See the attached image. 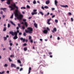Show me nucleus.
Returning <instances> with one entry per match:
<instances>
[{
    "mask_svg": "<svg viewBox=\"0 0 74 74\" xmlns=\"http://www.w3.org/2000/svg\"><path fill=\"white\" fill-rule=\"evenodd\" d=\"M9 8H10L11 9H10L11 11L12 10H15V8L16 9V10H15V12H14V15L15 17L17 18V19L19 20V21H21L22 18L23 17V15L21 14V13L18 11V7L14 4V5H12V6L10 5L9 7Z\"/></svg>",
    "mask_w": 74,
    "mask_h": 74,
    "instance_id": "nucleus-1",
    "label": "nucleus"
},
{
    "mask_svg": "<svg viewBox=\"0 0 74 74\" xmlns=\"http://www.w3.org/2000/svg\"><path fill=\"white\" fill-rule=\"evenodd\" d=\"M27 29H28V30L26 29H25V30L26 33H29L30 34H32L33 31V29L31 27H29L27 28Z\"/></svg>",
    "mask_w": 74,
    "mask_h": 74,
    "instance_id": "nucleus-2",
    "label": "nucleus"
},
{
    "mask_svg": "<svg viewBox=\"0 0 74 74\" xmlns=\"http://www.w3.org/2000/svg\"><path fill=\"white\" fill-rule=\"evenodd\" d=\"M18 33H19V31L18 30H17L16 32H14L12 31H10L9 32V33H10V34L12 36H14V34L18 35Z\"/></svg>",
    "mask_w": 74,
    "mask_h": 74,
    "instance_id": "nucleus-3",
    "label": "nucleus"
},
{
    "mask_svg": "<svg viewBox=\"0 0 74 74\" xmlns=\"http://www.w3.org/2000/svg\"><path fill=\"white\" fill-rule=\"evenodd\" d=\"M36 11H37V10L36 9L34 10L33 12H32V15H34V14H37V12Z\"/></svg>",
    "mask_w": 74,
    "mask_h": 74,
    "instance_id": "nucleus-4",
    "label": "nucleus"
},
{
    "mask_svg": "<svg viewBox=\"0 0 74 74\" xmlns=\"http://www.w3.org/2000/svg\"><path fill=\"white\" fill-rule=\"evenodd\" d=\"M20 40L21 41L23 40V42H25V41H26V42H27L28 41V40L27 39H26V40H25V39L23 38H20Z\"/></svg>",
    "mask_w": 74,
    "mask_h": 74,
    "instance_id": "nucleus-5",
    "label": "nucleus"
},
{
    "mask_svg": "<svg viewBox=\"0 0 74 74\" xmlns=\"http://www.w3.org/2000/svg\"><path fill=\"white\" fill-rule=\"evenodd\" d=\"M11 67H14V68H16V65L15 64H14L13 63H11Z\"/></svg>",
    "mask_w": 74,
    "mask_h": 74,
    "instance_id": "nucleus-6",
    "label": "nucleus"
},
{
    "mask_svg": "<svg viewBox=\"0 0 74 74\" xmlns=\"http://www.w3.org/2000/svg\"><path fill=\"white\" fill-rule=\"evenodd\" d=\"M57 31V29H56V28L54 27L53 29V30H52L51 31L52 32V33H55Z\"/></svg>",
    "mask_w": 74,
    "mask_h": 74,
    "instance_id": "nucleus-7",
    "label": "nucleus"
},
{
    "mask_svg": "<svg viewBox=\"0 0 74 74\" xmlns=\"http://www.w3.org/2000/svg\"><path fill=\"white\" fill-rule=\"evenodd\" d=\"M60 6H61L62 7H63V8H68L69 7V6L68 5H60Z\"/></svg>",
    "mask_w": 74,
    "mask_h": 74,
    "instance_id": "nucleus-8",
    "label": "nucleus"
},
{
    "mask_svg": "<svg viewBox=\"0 0 74 74\" xmlns=\"http://www.w3.org/2000/svg\"><path fill=\"white\" fill-rule=\"evenodd\" d=\"M14 35H15V36L13 38V39L14 40H16V39H17V38H18V36H18V35H16L15 34H14Z\"/></svg>",
    "mask_w": 74,
    "mask_h": 74,
    "instance_id": "nucleus-9",
    "label": "nucleus"
},
{
    "mask_svg": "<svg viewBox=\"0 0 74 74\" xmlns=\"http://www.w3.org/2000/svg\"><path fill=\"white\" fill-rule=\"evenodd\" d=\"M51 18H50L49 19H47V24H48V25H49L51 24V23H49V22H50V21H51Z\"/></svg>",
    "mask_w": 74,
    "mask_h": 74,
    "instance_id": "nucleus-10",
    "label": "nucleus"
},
{
    "mask_svg": "<svg viewBox=\"0 0 74 74\" xmlns=\"http://www.w3.org/2000/svg\"><path fill=\"white\" fill-rule=\"evenodd\" d=\"M50 3V1H49V0H47L46 1V4L48 5Z\"/></svg>",
    "mask_w": 74,
    "mask_h": 74,
    "instance_id": "nucleus-11",
    "label": "nucleus"
},
{
    "mask_svg": "<svg viewBox=\"0 0 74 74\" xmlns=\"http://www.w3.org/2000/svg\"><path fill=\"white\" fill-rule=\"evenodd\" d=\"M43 33H45V34H47L48 33V31L47 30H44L43 31Z\"/></svg>",
    "mask_w": 74,
    "mask_h": 74,
    "instance_id": "nucleus-12",
    "label": "nucleus"
},
{
    "mask_svg": "<svg viewBox=\"0 0 74 74\" xmlns=\"http://www.w3.org/2000/svg\"><path fill=\"white\" fill-rule=\"evenodd\" d=\"M8 1L7 2V3L8 4H10V3H11V0H8Z\"/></svg>",
    "mask_w": 74,
    "mask_h": 74,
    "instance_id": "nucleus-13",
    "label": "nucleus"
},
{
    "mask_svg": "<svg viewBox=\"0 0 74 74\" xmlns=\"http://www.w3.org/2000/svg\"><path fill=\"white\" fill-rule=\"evenodd\" d=\"M54 2H55V5H56L57 6V4H58V1H57L56 0H55Z\"/></svg>",
    "mask_w": 74,
    "mask_h": 74,
    "instance_id": "nucleus-14",
    "label": "nucleus"
},
{
    "mask_svg": "<svg viewBox=\"0 0 74 74\" xmlns=\"http://www.w3.org/2000/svg\"><path fill=\"white\" fill-rule=\"evenodd\" d=\"M24 25L26 26V27H27L28 26V24H27V23L26 22H25L24 23Z\"/></svg>",
    "mask_w": 74,
    "mask_h": 74,
    "instance_id": "nucleus-15",
    "label": "nucleus"
},
{
    "mask_svg": "<svg viewBox=\"0 0 74 74\" xmlns=\"http://www.w3.org/2000/svg\"><path fill=\"white\" fill-rule=\"evenodd\" d=\"M31 70H32V68H31V67H29V72H28V74H30V72H31Z\"/></svg>",
    "mask_w": 74,
    "mask_h": 74,
    "instance_id": "nucleus-16",
    "label": "nucleus"
},
{
    "mask_svg": "<svg viewBox=\"0 0 74 74\" xmlns=\"http://www.w3.org/2000/svg\"><path fill=\"white\" fill-rule=\"evenodd\" d=\"M10 23L13 25H14V26H15V24L14 23H13V22L10 21Z\"/></svg>",
    "mask_w": 74,
    "mask_h": 74,
    "instance_id": "nucleus-17",
    "label": "nucleus"
},
{
    "mask_svg": "<svg viewBox=\"0 0 74 74\" xmlns=\"http://www.w3.org/2000/svg\"><path fill=\"white\" fill-rule=\"evenodd\" d=\"M34 25L36 28H37V24H36V23H35L34 24Z\"/></svg>",
    "mask_w": 74,
    "mask_h": 74,
    "instance_id": "nucleus-18",
    "label": "nucleus"
},
{
    "mask_svg": "<svg viewBox=\"0 0 74 74\" xmlns=\"http://www.w3.org/2000/svg\"><path fill=\"white\" fill-rule=\"evenodd\" d=\"M1 10H3L4 11H5V10H7V8H1Z\"/></svg>",
    "mask_w": 74,
    "mask_h": 74,
    "instance_id": "nucleus-19",
    "label": "nucleus"
},
{
    "mask_svg": "<svg viewBox=\"0 0 74 74\" xmlns=\"http://www.w3.org/2000/svg\"><path fill=\"white\" fill-rule=\"evenodd\" d=\"M26 8H29V9H30V6L29 5H27L26 6Z\"/></svg>",
    "mask_w": 74,
    "mask_h": 74,
    "instance_id": "nucleus-20",
    "label": "nucleus"
},
{
    "mask_svg": "<svg viewBox=\"0 0 74 74\" xmlns=\"http://www.w3.org/2000/svg\"><path fill=\"white\" fill-rule=\"evenodd\" d=\"M6 30H7L6 27H5L3 28V32H5V31H6Z\"/></svg>",
    "mask_w": 74,
    "mask_h": 74,
    "instance_id": "nucleus-21",
    "label": "nucleus"
},
{
    "mask_svg": "<svg viewBox=\"0 0 74 74\" xmlns=\"http://www.w3.org/2000/svg\"><path fill=\"white\" fill-rule=\"evenodd\" d=\"M9 60V62H12V60L10 58H8Z\"/></svg>",
    "mask_w": 74,
    "mask_h": 74,
    "instance_id": "nucleus-22",
    "label": "nucleus"
},
{
    "mask_svg": "<svg viewBox=\"0 0 74 74\" xmlns=\"http://www.w3.org/2000/svg\"><path fill=\"white\" fill-rule=\"evenodd\" d=\"M39 13L41 14L42 15H44V14H43V13L42 12H40Z\"/></svg>",
    "mask_w": 74,
    "mask_h": 74,
    "instance_id": "nucleus-23",
    "label": "nucleus"
},
{
    "mask_svg": "<svg viewBox=\"0 0 74 74\" xmlns=\"http://www.w3.org/2000/svg\"><path fill=\"white\" fill-rule=\"evenodd\" d=\"M24 51H27V48H26V47H25L24 48Z\"/></svg>",
    "mask_w": 74,
    "mask_h": 74,
    "instance_id": "nucleus-24",
    "label": "nucleus"
},
{
    "mask_svg": "<svg viewBox=\"0 0 74 74\" xmlns=\"http://www.w3.org/2000/svg\"><path fill=\"white\" fill-rule=\"evenodd\" d=\"M49 7H48L47 6H45L44 7V8H46V9H48Z\"/></svg>",
    "mask_w": 74,
    "mask_h": 74,
    "instance_id": "nucleus-25",
    "label": "nucleus"
},
{
    "mask_svg": "<svg viewBox=\"0 0 74 74\" xmlns=\"http://www.w3.org/2000/svg\"><path fill=\"white\" fill-rule=\"evenodd\" d=\"M33 4H36V1L35 0H34L33 2Z\"/></svg>",
    "mask_w": 74,
    "mask_h": 74,
    "instance_id": "nucleus-26",
    "label": "nucleus"
},
{
    "mask_svg": "<svg viewBox=\"0 0 74 74\" xmlns=\"http://www.w3.org/2000/svg\"><path fill=\"white\" fill-rule=\"evenodd\" d=\"M14 16V14H12V16L10 17V18L12 19L13 18V16Z\"/></svg>",
    "mask_w": 74,
    "mask_h": 74,
    "instance_id": "nucleus-27",
    "label": "nucleus"
},
{
    "mask_svg": "<svg viewBox=\"0 0 74 74\" xmlns=\"http://www.w3.org/2000/svg\"><path fill=\"white\" fill-rule=\"evenodd\" d=\"M55 22H56V23H58V20L57 19H55Z\"/></svg>",
    "mask_w": 74,
    "mask_h": 74,
    "instance_id": "nucleus-28",
    "label": "nucleus"
},
{
    "mask_svg": "<svg viewBox=\"0 0 74 74\" xmlns=\"http://www.w3.org/2000/svg\"><path fill=\"white\" fill-rule=\"evenodd\" d=\"M26 9V7H21V9L22 10V9Z\"/></svg>",
    "mask_w": 74,
    "mask_h": 74,
    "instance_id": "nucleus-29",
    "label": "nucleus"
},
{
    "mask_svg": "<svg viewBox=\"0 0 74 74\" xmlns=\"http://www.w3.org/2000/svg\"><path fill=\"white\" fill-rule=\"evenodd\" d=\"M4 40H7V37H4Z\"/></svg>",
    "mask_w": 74,
    "mask_h": 74,
    "instance_id": "nucleus-30",
    "label": "nucleus"
},
{
    "mask_svg": "<svg viewBox=\"0 0 74 74\" xmlns=\"http://www.w3.org/2000/svg\"><path fill=\"white\" fill-rule=\"evenodd\" d=\"M18 62L19 63H20V64L21 63V61L19 60H18Z\"/></svg>",
    "mask_w": 74,
    "mask_h": 74,
    "instance_id": "nucleus-31",
    "label": "nucleus"
},
{
    "mask_svg": "<svg viewBox=\"0 0 74 74\" xmlns=\"http://www.w3.org/2000/svg\"><path fill=\"white\" fill-rule=\"evenodd\" d=\"M29 40H32V37L31 36H29Z\"/></svg>",
    "mask_w": 74,
    "mask_h": 74,
    "instance_id": "nucleus-32",
    "label": "nucleus"
},
{
    "mask_svg": "<svg viewBox=\"0 0 74 74\" xmlns=\"http://www.w3.org/2000/svg\"><path fill=\"white\" fill-rule=\"evenodd\" d=\"M8 28L10 27V24H8Z\"/></svg>",
    "mask_w": 74,
    "mask_h": 74,
    "instance_id": "nucleus-33",
    "label": "nucleus"
},
{
    "mask_svg": "<svg viewBox=\"0 0 74 74\" xmlns=\"http://www.w3.org/2000/svg\"><path fill=\"white\" fill-rule=\"evenodd\" d=\"M10 58H12V57H14V55H11L10 56Z\"/></svg>",
    "mask_w": 74,
    "mask_h": 74,
    "instance_id": "nucleus-34",
    "label": "nucleus"
},
{
    "mask_svg": "<svg viewBox=\"0 0 74 74\" xmlns=\"http://www.w3.org/2000/svg\"><path fill=\"white\" fill-rule=\"evenodd\" d=\"M23 35L25 37H26V33L25 32H24L23 34Z\"/></svg>",
    "mask_w": 74,
    "mask_h": 74,
    "instance_id": "nucleus-35",
    "label": "nucleus"
},
{
    "mask_svg": "<svg viewBox=\"0 0 74 74\" xmlns=\"http://www.w3.org/2000/svg\"><path fill=\"white\" fill-rule=\"evenodd\" d=\"M8 66V65H7V64H5V65H4V67H7Z\"/></svg>",
    "mask_w": 74,
    "mask_h": 74,
    "instance_id": "nucleus-36",
    "label": "nucleus"
},
{
    "mask_svg": "<svg viewBox=\"0 0 74 74\" xmlns=\"http://www.w3.org/2000/svg\"><path fill=\"white\" fill-rule=\"evenodd\" d=\"M22 32H19L18 35H20V36H21L22 35Z\"/></svg>",
    "mask_w": 74,
    "mask_h": 74,
    "instance_id": "nucleus-37",
    "label": "nucleus"
},
{
    "mask_svg": "<svg viewBox=\"0 0 74 74\" xmlns=\"http://www.w3.org/2000/svg\"><path fill=\"white\" fill-rule=\"evenodd\" d=\"M69 15H72L71 13L70 12H69Z\"/></svg>",
    "mask_w": 74,
    "mask_h": 74,
    "instance_id": "nucleus-38",
    "label": "nucleus"
},
{
    "mask_svg": "<svg viewBox=\"0 0 74 74\" xmlns=\"http://www.w3.org/2000/svg\"><path fill=\"white\" fill-rule=\"evenodd\" d=\"M23 22H26V19H23Z\"/></svg>",
    "mask_w": 74,
    "mask_h": 74,
    "instance_id": "nucleus-39",
    "label": "nucleus"
},
{
    "mask_svg": "<svg viewBox=\"0 0 74 74\" xmlns=\"http://www.w3.org/2000/svg\"><path fill=\"white\" fill-rule=\"evenodd\" d=\"M27 45V44H26V43H24L23 45V46H26Z\"/></svg>",
    "mask_w": 74,
    "mask_h": 74,
    "instance_id": "nucleus-40",
    "label": "nucleus"
},
{
    "mask_svg": "<svg viewBox=\"0 0 74 74\" xmlns=\"http://www.w3.org/2000/svg\"><path fill=\"white\" fill-rule=\"evenodd\" d=\"M3 11H1L0 12V14H1V15H3Z\"/></svg>",
    "mask_w": 74,
    "mask_h": 74,
    "instance_id": "nucleus-41",
    "label": "nucleus"
},
{
    "mask_svg": "<svg viewBox=\"0 0 74 74\" xmlns=\"http://www.w3.org/2000/svg\"><path fill=\"white\" fill-rule=\"evenodd\" d=\"M48 54H49V55H51V54H52V53L51 52H49L48 53Z\"/></svg>",
    "mask_w": 74,
    "mask_h": 74,
    "instance_id": "nucleus-42",
    "label": "nucleus"
},
{
    "mask_svg": "<svg viewBox=\"0 0 74 74\" xmlns=\"http://www.w3.org/2000/svg\"><path fill=\"white\" fill-rule=\"evenodd\" d=\"M23 70V68H21L20 70V71H22Z\"/></svg>",
    "mask_w": 74,
    "mask_h": 74,
    "instance_id": "nucleus-43",
    "label": "nucleus"
},
{
    "mask_svg": "<svg viewBox=\"0 0 74 74\" xmlns=\"http://www.w3.org/2000/svg\"><path fill=\"white\" fill-rule=\"evenodd\" d=\"M10 46H12V43H10Z\"/></svg>",
    "mask_w": 74,
    "mask_h": 74,
    "instance_id": "nucleus-44",
    "label": "nucleus"
},
{
    "mask_svg": "<svg viewBox=\"0 0 74 74\" xmlns=\"http://www.w3.org/2000/svg\"><path fill=\"white\" fill-rule=\"evenodd\" d=\"M30 42H32V43H33V40H30Z\"/></svg>",
    "mask_w": 74,
    "mask_h": 74,
    "instance_id": "nucleus-45",
    "label": "nucleus"
},
{
    "mask_svg": "<svg viewBox=\"0 0 74 74\" xmlns=\"http://www.w3.org/2000/svg\"><path fill=\"white\" fill-rule=\"evenodd\" d=\"M18 26H19V27H21V25L20 24H18Z\"/></svg>",
    "mask_w": 74,
    "mask_h": 74,
    "instance_id": "nucleus-46",
    "label": "nucleus"
},
{
    "mask_svg": "<svg viewBox=\"0 0 74 74\" xmlns=\"http://www.w3.org/2000/svg\"><path fill=\"white\" fill-rule=\"evenodd\" d=\"M22 29H25V27L24 26H22Z\"/></svg>",
    "mask_w": 74,
    "mask_h": 74,
    "instance_id": "nucleus-47",
    "label": "nucleus"
},
{
    "mask_svg": "<svg viewBox=\"0 0 74 74\" xmlns=\"http://www.w3.org/2000/svg\"><path fill=\"white\" fill-rule=\"evenodd\" d=\"M71 21H72V22H73V18H71Z\"/></svg>",
    "mask_w": 74,
    "mask_h": 74,
    "instance_id": "nucleus-48",
    "label": "nucleus"
},
{
    "mask_svg": "<svg viewBox=\"0 0 74 74\" xmlns=\"http://www.w3.org/2000/svg\"><path fill=\"white\" fill-rule=\"evenodd\" d=\"M55 17V15H53V16L52 17V18H53Z\"/></svg>",
    "mask_w": 74,
    "mask_h": 74,
    "instance_id": "nucleus-49",
    "label": "nucleus"
},
{
    "mask_svg": "<svg viewBox=\"0 0 74 74\" xmlns=\"http://www.w3.org/2000/svg\"><path fill=\"white\" fill-rule=\"evenodd\" d=\"M41 8L42 10H44V7L43 6H42Z\"/></svg>",
    "mask_w": 74,
    "mask_h": 74,
    "instance_id": "nucleus-50",
    "label": "nucleus"
},
{
    "mask_svg": "<svg viewBox=\"0 0 74 74\" xmlns=\"http://www.w3.org/2000/svg\"><path fill=\"white\" fill-rule=\"evenodd\" d=\"M55 9L54 8H51V10H55Z\"/></svg>",
    "mask_w": 74,
    "mask_h": 74,
    "instance_id": "nucleus-51",
    "label": "nucleus"
},
{
    "mask_svg": "<svg viewBox=\"0 0 74 74\" xmlns=\"http://www.w3.org/2000/svg\"><path fill=\"white\" fill-rule=\"evenodd\" d=\"M6 73L8 74H9V73H10V71H7Z\"/></svg>",
    "mask_w": 74,
    "mask_h": 74,
    "instance_id": "nucleus-52",
    "label": "nucleus"
},
{
    "mask_svg": "<svg viewBox=\"0 0 74 74\" xmlns=\"http://www.w3.org/2000/svg\"><path fill=\"white\" fill-rule=\"evenodd\" d=\"M22 14H25V12L24 11H23L22 12Z\"/></svg>",
    "mask_w": 74,
    "mask_h": 74,
    "instance_id": "nucleus-53",
    "label": "nucleus"
},
{
    "mask_svg": "<svg viewBox=\"0 0 74 74\" xmlns=\"http://www.w3.org/2000/svg\"><path fill=\"white\" fill-rule=\"evenodd\" d=\"M19 29V27H16V29L17 30H18V29Z\"/></svg>",
    "mask_w": 74,
    "mask_h": 74,
    "instance_id": "nucleus-54",
    "label": "nucleus"
},
{
    "mask_svg": "<svg viewBox=\"0 0 74 74\" xmlns=\"http://www.w3.org/2000/svg\"><path fill=\"white\" fill-rule=\"evenodd\" d=\"M49 15V12H47V15Z\"/></svg>",
    "mask_w": 74,
    "mask_h": 74,
    "instance_id": "nucleus-55",
    "label": "nucleus"
},
{
    "mask_svg": "<svg viewBox=\"0 0 74 74\" xmlns=\"http://www.w3.org/2000/svg\"><path fill=\"white\" fill-rule=\"evenodd\" d=\"M6 38H8L9 37V36L6 35Z\"/></svg>",
    "mask_w": 74,
    "mask_h": 74,
    "instance_id": "nucleus-56",
    "label": "nucleus"
},
{
    "mask_svg": "<svg viewBox=\"0 0 74 74\" xmlns=\"http://www.w3.org/2000/svg\"><path fill=\"white\" fill-rule=\"evenodd\" d=\"M47 30H50V29H49V28L48 27L47 28Z\"/></svg>",
    "mask_w": 74,
    "mask_h": 74,
    "instance_id": "nucleus-57",
    "label": "nucleus"
},
{
    "mask_svg": "<svg viewBox=\"0 0 74 74\" xmlns=\"http://www.w3.org/2000/svg\"><path fill=\"white\" fill-rule=\"evenodd\" d=\"M4 73H5L4 71H3L2 72V74H4Z\"/></svg>",
    "mask_w": 74,
    "mask_h": 74,
    "instance_id": "nucleus-58",
    "label": "nucleus"
},
{
    "mask_svg": "<svg viewBox=\"0 0 74 74\" xmlns=\"http://www.w3.org/2000/svg\"><path fill=\"white\" fill-rule=\"evenodd\" d=\"M9 49L10 50H11V47H9Z\"/></svg>",
    "mask_w": 74,
    "mask_h": 74,
    "instance_id": "nucleus-59",
    "label": "nucleus"
},
{
    "mask_svg": "<svg viewBox=\"0 0 74 74\" xmlns=\"http://www.w3.org/2000/svg\"><path fill=\"white\" fill-rule=\"evenodd\" d=\"M58 40H60V38L59 37H58Z\"/></svg>",
    "mask_w": 74,
    "mask_h": 74,
    "instance_id": "nucleus-60",
    "label": "nucleus"
},
{
    "mask_svg": "<svg viewBox=\"0 0 74 74\" xmlns=\"http://www.w3.org/2000/svg\"><path fill=\"white\" fill-rule=\"evenodd\" d=\"M31 18H32V17H29L28 18L29 19H31Z\"/></svg>",
    "mask_w": 74,
    "mask_h": 74,
    "instance_id": "nucleus-61",
    "label": "nucleus"
},
{
    "mask_svg": "<svg viewBox=\"0 0 74 74\" xmlns=\"http://www.w3.org/2000/svg\"><path fill=\"white\" fill-rule=\"evenodd\" d=\"M40 73H41V74H43V71H42L40 72Z\"/></svg>",
    "mask_w": 74,
    "mask_h": 74,
    "instance_id": "nucleus-62",
    "label": "nucleus"
},
{
    "mask_svg": "<svg viewBox=\"0 0 74 74\" xmlns=\"http://www.w3.org/2000/svg\"><path fill=\"white\" fill-rule=\"evenodd\" d=\"M40 41H42V39H40Z\"/></svg>",
    "mask_w": 74,
    "mask_h": 74,
    "instance_id": "nucleus-63",
    "label": "nucleus"
},
{
    "mask_svg": "<svg viewBox=\"0 0 74 74\" xmlns=\"http://www.w3.org/2000/svg\"><path fill=\"white\" fill-rule=\"evenodd\" d=\"M50 38H52V35H51L50 36Z\"/></svg>",
    "mask_w": 74,
    "mask_h": 74,
    "instance_id": "nucleus-64",
    "label": "nucleus"
}]
</instances>
